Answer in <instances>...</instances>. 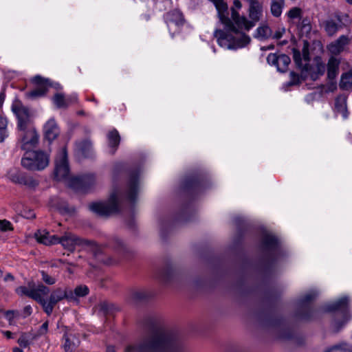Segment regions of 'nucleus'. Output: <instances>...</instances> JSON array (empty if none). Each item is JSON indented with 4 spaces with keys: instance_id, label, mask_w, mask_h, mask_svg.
<instances>
[{
    "instance_id": "obj_49",
    "label": "nucleus",
    "mask_w": 352,
    "mask_h": 352,
    "mask_svg": "<svg viewBox=\"0 0 352 352\" xmlns=\"http://www.w3.org/2000/svg\"><path fill=\"white\" fill-rule=\"evenodd\" d=\"M290 75H291V78L295 80L296 79V80H298L299 79V77L298 75L295 74L294 72H291L290 73Z\"/></svg>"
},
{
    "instance_id": "obj_33",
    "label": "nucleus",
    "mask_w": 352,
    "mask_h": 352,
    "mask_svg": "<svg viewBox=\"0 0 352 352\" xmlns=\"http://www.w3.org/2000/svg\"><path fill=\"white\" fill-rule=\"evenodd\" d=\"M89 289L87 286L84 285H80L77 286L74 292H72L75 299L74 300H77L78 298L86 296L89 294Z\"/></svg>"
},
{
    "instance_id": "obj_5",
    "label": "nucleus",
    "mask_w": 352,
    "mask_h": 352,
    "mask_svg": "<svg viewBox=\"0 0 352 352\" xmlns=\"http://www.w3.org/2000/svg\"><path fill=\"white\" fill-rule=\"evenodd\" d=\"M12 111L17 118L18 130H23L30 127H33L31 123V114L30 110L23 106L19 100H14L12 104Z\"/></svg>"
},
{
    "instance_id": "obj_27",
    "label": "nucleus",
    "mask_w": 352,
    "mask_h": 352,
    "mask_svg": "<svg viewBox=\"0 0 352 352\" xmlns=\"http://www.w3.org/2000/svg\"><path fill=\"white\" fill-rule=\"evenodd\" d=\"M8 123L6 117L0 116V143L3 142L9 137Z\"/></svg>"
},
{
    "instance_id": "obj_19",
    "label": "nucleus",
    "mask_w": 352,
    "mask_h": 352,
    "mask_svg": "<svg viewBox=\"0 0 352 352\" xmlns=\"http://www.w3.org/2000/svg\"><path fill=\"white\" fill-rule=\"evenodd\" d=\"M344 59L336 56H331L326 66L327 77L329 79H334L339 74V66Z\"/></svg>"
},
{
    "instance_id": "obj_35",
    "label": "nucleus",
    "mask_w": 352,
    "mask_h": 352,
    "mask_svg": "<svg viewBox=\"0 0 352 352\" xmlns=\"http://www.w3.org/2000/svg\"><path fill=\"white\" fill-rule=\"evenodd\" d=\"M271 34H272V32H271V30L270 29V28L267 25H263V26L258 27L256 29V33L255 36L258 38L263 39V38H267Z\"/></svg>"
},
{
    "instance_id": "obj_53",
    "label": "nucleus",
    "mask_w": 352,
    "mask_h": 352,
    "mask_svg": "<svg viewBox=\"0 0 352 352\" xmlns=\"http://www.w3.org/2000/svg\"><path fill=\"white\" fill-rule=\"evenodd\" d=\"M346 2L350 4V5H352V0H346Z\"/></svg>"
},
{
    "instance_id": "obj_36",
    "label": "nucleus",
    "mask_w": 352,
    "mask_h": 352,
    "mask_svg": "<svg viewBox=\"0 0 352 352\" xmlns=\"http://www.w3.org/2000/svg\"><path fill=\"white\" fill-rule=\"evenodd\" d=\"M278 243L276 238L271 234H266L263 238V244L267 248H274Z\"/></svg>"
},
{
    "instance_id": "obj_9",
    "label": "nucleus",
    "mask_w": 352,
    "mask_h": 352,
    "mask_svg": "<svg viewBox=\"0 0 352 352\" xmlns=\"http://www.w3.org/2000/svg\"><path fill=\"white\" fill-rule=\"evenodd\" d=\"M58 243H60L65 249L70 252H73L78 247L85 248L92 245L91 242L83 240L70 232L58 237Z\"/></svg>"
},
{
    "instance_id": "obj_48",
    "label": "nucleus",
    "mask_w": 352,
    "mask_h": 352,
    "mask_svg": "<svg viewBox=\"0 0 352 352\" xmlns=\"http://www.w3.org/2000/svg\"><path fill=\"white\" fill-rule=\"evenodd\" d=\"M4 279H5V280H6V281H7V280H12L14 279V277H13V276H12V274H6V276H5Z\"/></svg>"
},
{
    "instance_id": "obj_16",
    "label": "nucleus",
    "mask_w": 352,
    "mask_h": 352,
    "mask_svg": "<svg viewBox=\"0 0 352 352\" xmlns=\"http://www.w3.org/2000/svg\"><path fill=\"white\" fill-rule=\"evenodd\" d=\"M166 22L170 30L173 26H175V32L184 23L182 13L178 10H173L166 13Z\"/></svg>"
},
{
    "instance_id": "obj_41",
    "label": "nucleus",
    "mask_w": 352,
    "mask_h": 352,
    "mask_svg": "<svg viewBox=\"0 0 352 352\" xmlns=\"http://www.w3.org/2000/svg\"><path fill=\"white\" fill-rule=\"evenodd\" d=\"M48 329V322H44L38 330V335H43L47 333Z\"/></svg>"
},
{
    "instance_id": "obj_11",
    "label": "nucleus",
    "mask_w": 352,
    "mask_h": 352,
    "mask_svg": "<svg viewBox=\"0 0 352 352\" xmlns=\"http://www.w3.org/2000/svg\"><path fill=\"white\" fill-rule=\"evenodd\" d=\"M32 82L37 85V87L34 90L26 92V98L29 99H36L45 96L49 86L48 80L43 78L41 76H36L32 79Z\"/></svg>"
},
{
    "instance_id": "obj_51",
    "label": "nucleus",
    "mask_w": 352,
    "mask_h": 352,
    "mask_svg": "<svg viewBox=\"0 0 352 352\" xmlns=\"http://www.w3.org/2000/svg\"><path fill=\"white\" fill-rule=\"evenodd\" d=\"M107 352H115L114 348L113 346H108L107 349Z\"/></svg>"
},
{
    "instance_id": "obj_20",
    "label": "nucleus",
    "mask_w": 352,
    "mask_h": 352,
    "mask_svg": "<svg viewBox=\"0 0 352 352\" xmlns=\"http://www.w3.org/2000/svg\"><path fill=\"white\" fill-rule=\"evenodd\" d=\"M44 135L49 141L56 138L59 134V129L54 118L50 119L44 125Z\"/></svg>"
},
{
    "instance_id": "obj_8",
    "label": "nucleus",
    "mask_w": 352,
    "mask_h": 352,
    "mask_svg": "<svg viewBox=\"0 0 352 352\" xmlns=\"http://www.w3.org/2000/svg\"><path fill=\"white\" fill-rule=\"evenodd\" d=\"M19 143L21 148L25 151H30L34 148L38 142V135L34 127L19 130Z\"/></svg>"
},
{
    "instance_id": "obj_42",
    "label": "nucleus",
    "mask_w": 352,
    "mask_h": 352,
    "mask_svg": "<svg viewBox=\"0 0 352 352\" xmlns=\"http://www.w3.org/2000/svg\"><path fill=\"white\" fill-rule=\"evenodd\" d=\"M284 32H285V28H279L273 34V38L278 39L283 36V34Z\"/></svg>"
},
{
    "instance_id": "obj_37",
    "label": "nucleus",
    "mask_w": 352,
    "mask_h": 352,
    "mask_svg": "<svg viewBox=\"0 0 352 352\" xmlns=\"http://www.w3.org/2000/svg\"><path fill=\"white\" fill-rule=\"evenodd\" d=\"M42 280L47 285H52L56 283V278L54 276L49 275L45 271L41 272Z\"/></svg>"
},
{
    "instance_id": "obj_31",
    "label": "nucleus",
    "mask_w": 352,
    "mask_h": 352,
    "mask_svg": "<svg viewBox=\"0 0 352 352\" xmlns=\"http://www.w3.org/2000/svg\"><path fill=\"white\" fill-rule=\"evenodd\" d=\"M284 0H272L271 12L274 16L278 17L282 14Z\"/></svg>"
},
{
    "instance_id": "obj_3",
    "label": "nucleus",
    "mask_w": 352,
    "mask_h": 352,
    "mask_svg": "<svg viewBox=\"0 0 352 352\" xmlns=\"http://www.w3.org/2000/svg\"><path fill=\"white\" fill-rule=\"evenodd\" d=\"M47 295H41L40 305L42 306L43 311L48 315H51L54 305L63 299H67L69 301L75 299V297L72 290H68L63 288H56L50 294L48 300L45 298Z\"/></svg>"
},
{
    "instance_id": "obj_54",
    "label": "nucleus",
    "mask_w": 352,
    "mask_h": 352,
    "mask_svg": "<svg viewBox=\"0 0 352 352\" xmlns=\"http://www.w3.org/2000/svg\"><path fill=\"white\" fill-rule=\"evenodd\" d=\"M10 314H13V312H11V311L8 312V314H7L8 317H9Z\"/></svg>"
},
{
    "instance_id": "obj_4",
    "label": "nucleus",
    "mask_w": 352,
    "mask_h": 352,
    "mask_svg": "<svg viewBox=\"0 0 352 352\" xmlns=\"http://www.w3.org/2000/svg\"><path fill=\"white\" fill-rule=\"evenodd\" d=\"M120 195L118 191H114L111 194L107 203H92L89 208L92 212L102 216L116 212L119 208Z\"/></svg>"
},
{
    "instance_id": "obj_24",
    "label": "nucleus",
    "mask_w": 352,
    "mask_h": 352,
    "mask_svg": "<svg viewBox=\"0 0 352 352\" xmlns=\"http://www.w3.org/2000/svg\"><path fill=\"white\" fill-rule=\"evenodd\" d=\"M138 192V178L136 175L131 176L126 197L129 201H133Z\"/></svg>"
},
{
    "instance_id": "obj_47",
    "label": "nucleus",
    "mask_w": 352,
    "mask_h": 352,
    "mask_svg": "<svg viewBox=\"0 0 352 352\" xmlns=\"http://www.w3.org/2000/svg\"><path fill=\"white\" fill-rule=\"evenodd\" d=\"M5 100V94L3 93H0V107L2 106Z\"/></svg>"
},
{
    "instance_id": "obj_45",
    "label": "nucleus",
    "mask_w": 352,
    "mask_h": 352,
    "mask_svg": "<svg viewBox=\"0 0 352 352\" xmlns=\"http://www.w3.org/2000/svg\"><path fill=\"white\" fill-rule=\"evenodd\" d=\"M114 246H115V248H120H120H122V247H123V246H124V243H123V242H122L120 239H116L114 240Z\"/></svg>"
},
{
    "instance_id": "obj_38",
    "label": "nucleus",
    "mask_w": 352,
    "mask_h": 352,
    "mask_svg": "<svg viewBox=\"0 0 352 352\" xmlns=\"http://www.w3.org/2000/svg\"><path fill=\"white\" fill-rule=\"evenodd\" d=\"M12 230H13L12 225L9 221H8L6 219L0 220V230L1 231L6 232V231Z\"/></svg>"
},
{
    "instance_id": "obj_34",
    "label": "nucleus",
    "mask_w": 352,
    "mask_h": 352,
    "mask_svg": "<svg viewBox=\"0 0 352 352\" xmlns=\"http://www.w3.org/2000/svg\"><path fill=\"white\" fill-rule=\"evenodd\" d=\"M56 199H52L50 202V205L52 207H54L58 209L61 213H73L74 212V208H69L65 203H62L60 204H56L54 203Z\"/></svg>"
},
{
    "instance_id": "obj_55",
    "label": "nucleus",
    "mask_w": 352,
    "mask_h": 352,
    "mask_svg": "<svg viewBox=\"0 0 352 352\" xmlns=\"http://www.w3.org/2000/svg\"><path fill=\"white\" fill-rule=\"evenodd\" d=\"M1 275H2V272H1V271L0 270V277L1 276Z\"/></svg>"
},
{
    "instance_id": "obj_23",
    "label": "nucleus",
    "mask_w": 352,
    "mask_h": 352,
    "mask_svg": "<svg viewBox=\"0 0 352 352\" xmlns=\"http://www.w3.org/2000/svg\"><path fill=\"white\" fill-rule=\"evenodd\" d=\"M326 70V66L320 57L316 59V65L309 72L311 80H316L322 76Z\"/></svg>"
},
{
    "instance_id": "obj_13",
    "label": "nucleus",
    "mask_w": 352,
    "mask_h": 352,
    "mask_svg": "<svg viewBox=\"0 0 352 352\" xmlns=\"http://www.w3.org/2000/svg\"><path fill=\"white\" fill-rule=\"evenodd\" d=\"M349 298L344 296L331 304L327 309L329 311H340L342 314L343 322L341 325L346 322L351 318V314L348 309Z\"/></svg>"
},
{
    "instance_id": "obj_43",
    "label": "nucleus",
    "mask_w": 352,
    "mask_h": 352,
    "mask_svg": "<svg viewBox=\"0 0 352 352\" xmlns=\"http://www.w3.org/2000/svg\"><path fill=\"white\" fill-rule=\"evenodd\" d=\"M242 8V3L239 0H234L233 6L231 8V10L234 8L235 11L236 10H240Z\"/></svg>"
},
{
    "instance_id": "obj_44",
    "label": "nucleus",
    "mask_w": 352,
    "mask_h": 352,
    "mask_svg": "<svg viewBox=\"0 0 352 352\" xmlns=\"http://www.w3.org/2000/svg\"><path fill=\"white\" fill-rule=\"evenodd\" d=\"M32 309L30 305H27L23 309V312L25 316H30L32 314Z\"/></svg>"
},
{
    "instance_id": "obj_10",
    "label": "nucleus",
    "mask_w": 352,
    "mask_h": 352,
    "mask_svg": "<svg viewBox=\"0 0 352 352\" xmlns=\"http://www.w3.org/2000/svg\"><path fill=\"white\" fill-rule=\"evenodd\" d=\"M8 179L14 184L25 186L34 188L38 186V182L32 176L17 170H10L8 173Z\"/></svg>"
},
{
    "instance_id": "obj_15",
    "label": "nucleus",
    "mask_w": 352,
    "mask_h": 352,
    "mask_svg": "<svg viewBox=\"0 0 352 352\" xmlns=\"http://www.w3.org/2000/svg\"><path fill=\"white\" fill-rule=\"evenodd\" d=\"M96 183V177L93 174H87L80 177H73L69 184L73 188L87 190Z\"/></svg>"
},
{
    "instance_id": "obj_40",
    "label": "nucleus",
    "mask_w": 352,
    "mask_h": 352,
    "mask_svg": "<svg viewBox=\"0 0 352 352\" xmlns=\"http://www.w3.org/2000/svg\"><path fill=\"white\" fill-rule=\"evenodd\" d=\"M318 296V292L316 291H311L308 294H307L303 299V302H307L311 301V300L314 299Z\"/></svg>"
},
{
    "instance_id": "obj_6",
    "label": "nucleus",
    "mask_w": 352,
    "mask_h": 352,
    "mask_svg": "<svg viewBox=\"0 0 352 352\" xmlns=\"http://www.w3.org/2000/svg\"><path fill=\"white\" fill-rule=\"evenodd\" d=\"M16 292L19 296H27L38 303H40L41 295H48L50 289L43 284H38L37 286H35L34 284L30 283L28 287L25 286L17 287Z\"/></svg>"
},
{
    "instance_id": "obj_17",
    "label": "nucleus",
    "mask_w": 352,
    "mask_h": 352,
    "mask_svg": "<svg viewBox=\"0 0 352 352\" xmlns=\"http://www.w3.org/2000/svg\"><path fill=\"white\" fill-rule=\"evenodd\" d=\"M52 101L57 108L65 109L73 104L77 103L78 97L75 94L65 96L61 93H57L54 96Z\"/></svg>"
},
{
    "instance_id": "obj_50",
    "label": "nucleus",
    "mask_w": 352,
    "mask_h": 352,
    "mask_svg": "<svg viewBox=\"0 0 352 352\" xmlns=\"http://www.w3.org/2000/svg\"><path fill=\"white\" fill-rule=\"evenodd\" d=\"M12 351L13 352H23L21 347H14L12 349Z\"/></svg>"
},
{
    "instance_id": "obj_18",
    "label": "nucleus",
    "mask_w": 352,
    "mask_h": 352,
    "mask_svg": "<svg viewBox=\"0 0 352 352\" xmlns=\"http://www.w3.org/2000/svg\"><path fill=\"white\" fill-rule=\"evenodd\" d=\"M302 58L300 52L294 49L293 50V58L296 64L302 67L304 69L307 70V63L310 60L309 53V45L307 42L304 43V45L302 47Z\"/></svg>"
},
{
    "instance_id": "obj_12",
    "label": "nucleus",
    "mask_w": 352,
    "mask_h": 352,
    "mask_svg": "<svg viewBox=\"0 0 352 352\" xmlns=\"http://www.w3.org/2000/svg\"><path fill=\"white\" fill-rule=\"evenodd\" d=\"M350 43V38L346 35H341L336 40L331 42L327 46L331 56H336L344 52Z\"/></svg>"
},
{
    "instance_id": "obj_52",
    "label": "nucleus",
    "mask_w": 352,
    "mask_h": 352,
    "mask_svg": "<svg viewBox=\"0 0 352 352\" xmlns=\"http://www.w3.org/2000/svg\"><path fill=\"white\" fill-rule=\"evenodd\" d=\"M34 217V214L32 212H30V214L26 216L27 218H32V217Z\"/></svg>"
},
{
    "instance_id": "obj_14",
    "label": "nucleus",
    "mask_w": 352,
    "mask_h": 352,
    "mask_svg": "<svg viewBox=\"0 0 352 352\" xmlns=\"http://www.w3.org/2000/svg\"><path fill=\"white\" fill-rule=\"evenodd\" d=\"M267 61L270 65L276 66L279 72H285L290 63V58L285 54H270Z\"/></svg>"
},
{
    "instance_id": "obj_30",
    "label": "nucleus",
    "mask_w": 352,
    "mask_h": 352,
    "mask_svg": "<svg viewBox=\"0 0 352 352\" xmlns=\"http://www.w3.org/2000/svg\"><path fill=\"white\" fill-rule=\"evenodd\" d=\"M323 25L325 32L330 36H333L339 29L338 24L332 19L324 21Z\"/></svg>"
},
{
    "instance_id": "obj_26",
    "label": "nucleus",
    "mask_w": 352,
    "mask_h": 352,
    "mask_svg": "<svg viewBox=\"0 0 352 352\" xmlns=\"http://www.w3.org/2000/svg\"><path fill=\"white\" fill-rule=\"evenodd\" d=\"M339 87L345 91H352V69L341 75Z\"/></svg>"
},
{
    "instance_id": "obj_1",
    "label": "nucleus",
    "mask_w": 352,
    "mask_h": 352,
    "mask_svg": "<svg viewBox=\"0 0 352 352\" xmlns=\"http://www.w3.org/2000/svg\"><path fill=\"white\" fill-rule=\"evenodd\" d=\"M173 337L165 331L157 329L142 343L128 346L126 352H173Z\"/></svg>"
},
{
    "instance_id": "obj_29",
    "label": "nucleus",
    "mask_w": 352,
    "mask_h": 352,
    "mask_svg": "<svg viewBox=\"0 0 352 352\" xmlns=\"http://www.w3.org/2000/svg\"><path fill=\"white\" fill-rule=\"evenodd\" d=\"M35 336L30 333H21L17 340V343L21 348H26L32 342Z\"/></svg>"
},
{
    "instance_id": "obj_7",
    "label": "nucleus",
    "mask_w": 352,
    "mask_h": 352,
    "mask_svg": "<svg viewBox=\"0 0 352 352\" xmlns=\"http://www.w3.org/2000/svg\"><path fill=\"white\" fill-rule=\"evenodd\" d=\"M69 170L67 162V153L63 148L55 160V177L58 180L67 181L69 178Z\"/></svg>"
},
{
    "instance_id": "obj_22",
    "label": "nucleus",
    "mask_w": 352,
    "mask_h": 352,
    "mask_svg": "<svg viewBox=\"0 0 352 352\" xmlns=\"http://www.w3.org/2000/svg\"><path fill=\"white\" fill-rule=\"evenodd\" d=\"M35 238L38 243L46 245L58 244V237L54 234H50V233L46 230H39L36 232Z\"/></svg>"
},
{
    "instance_id": "obj_28",
    "label": "nucleus",
    "mask_w": 352,
    "mask_h": 352,
    "mask_svg": "<svg viewBox=\"0 0 352 352\" xmlns=\"http://www.w3.org/2000/svg\"><path fill=\"white\" fill-rule=\"evenodd\" d=\"M107 138L109 146L111 148V152L113 153L116 151V148L119 145L120 141V135L118 131H111L107 135Z\"/></svg>"
},
{
    "instance_id": "obj_2",
    "label": "nucleus",
    "mask_w": 352,
    "mask_h": 352,
    "mask_svg": "<svg viewBox=\"0 0 352 352\" xmlns=\"http://www.w3.org/2000/svg\"><path fill=\"white\" fill-rule=\"evenodd\" d=\"M48 164V155L41 151H25L21 159V165L30 170H41L45 168Z\"/></svg>"
},
{
    "instance_id": "obj_46",
    "label": "nucleus",
    "mask_w": 352,
    "mask_h": 352,
    "mask_svg": "<svg viewBox=\"0 0 352 352\" xmlns=\"http://www.w3.org/2000/svg\"><path fill=\"white\" fill-rule=\"evenodd\" d=\"M2 333L3 336H5L7 338H12V333L10 331H2Z\"/></svg>"
},
{
    "instance_id": "obj_21",
    "label": "nucleus",
    "mask_w": 352,
    "mask_h": 352,
    "mask_svg": "<svg viewBox=\"0 0 352 352\" xmlns=\"http://www.w3.org/2000/svg\"><path fill=\"white\" fill-rule=\"evenodd\" d=\"M63 339L64 343L63 346L65 352H72L80 344L78 338L72 332H65L63 336Z\"/></svg>"
},
{
    "instance_id": "obj_39",
    "label": "nucleus",
    "mask_w": 352,
    "mask_h": 352,
    "mask_svg": "<svg viewBox=\"0 0 352 352\" xmlns=\"http://www.w3.org/2000/svg\"><path fill=\"white\" fill-rule=\"evenodd\" d=\"M300 13H301V10L300 8H294L288 12L287 16L289 18L294 19H296V18L299 17L300 15Z\"/></svg>"
},
{
    "instance_id": "obj_25",
    "label": "nucleus",
    "mask_w": 352,
    "mask_h": 352,
    "mask_svg": "<svg viewBox=\"0 0 352 352\" xmlns=\"http://www.w3.org/2000/svg\"><path fill=\"white\" fill-rule=\"evenodd\" d=\"M335 111L342 115L344 119L348 118L349 113L346 107V97L344 95L338 96L335 100Z\"/></svg>"
},
{
    "instance_id": "obj_32",
    "label": "nucleus",
    "mask_w": 352,
    "mask_h": 352,
    "mask_svg": "<svg viewBox=\"0 0 352 352\" xmlns=\"http://www.w3.org/2000/svg\"><path fill=\"white\" fill-rule=\"evenodd\" d=\"M325 352H352V346L345 342L336 344Z\"/></svg>"
}]
</instances>
